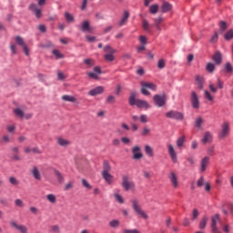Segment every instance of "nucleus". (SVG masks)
<instances>
[{
	"mask_svg": "<svg viewBox=\"0 0 233 233\" xmlns=\"http://www.w3.org/2000/svg\"><path fill=\"white\" fill-rule=\"evenodd\" d=\"M55 176L58 181V183L63 184L65 183V177H63V174L59 172V170H55Z\"/></svg>",
	"mask_w": 233,
	"mask_h": 233,
	"instance_id": "obj_28",
	"label": "nucleus"
},
{
	"mask_svg": "<svg viewBox=\"0 0 233 233\" xmlns=\"http://www.w3.org/2000/svg\"><path fill=\"white\" fill-rule=\"evenodd\" d=\"M224 39H226V41H230V39H233V29L228 30L224 35Z\"/></svg>",
	"mask_w": 233,
	"mask_h": 233,
	"instance_id": "obj_36",
	"label": "nucleus"
},
{
	"mask_svg": "<svg viewBox=\"0 0 233 233\" xmlns=\"http://www.w3.org/2000/svg\"><path fill=\"white\" fill-rule=\"evenodd\" d=\"M104 59H106V61H108V62H112L114 61L115 57H114V54H106L104 56Z\"/></svg>",
	"mask_w": 233,
	"mask_h": 233,
	"instance_id": "obj_52",
	"label": "nucleus"
},
{
	"mask_svg": "<svg viewBox=\"0 0 233 233\" xmlns=\"http://www.w3.org/2000/svg\"><path fill=\"white\" fill-rule=\"evenodd\" d=\"M208 165H210V157H204L200 161V172H205Z\"/></svg>",
	"mask_w": 233,
	"mask_h": 233,
	"instance_id": "obj_18",
	"label": "nucleus"
},
{
	"mask_svg": "<svg viewBox=\"0 0 233 233\" xmlns=\"http://www.w3.org/2000/svg\"><path fill=\"white\" fill-rule=\"evenodd\" d=\"M218 39H219V35L218 32H215L214 35L210 39V43H216L218 42Z\"/></svg>",
	"mask_w": 233,
	"mask_h": 233,
	"instance_id": "obj_62",
	"label": "nucleus"
},
{
	"mask_svg": "<svg viewBox=\"0 0 233 233\" xmlns=\"http://www.w3.org/2000/svg\"><path fill=\"white\" fill-rule=\"evenodd\" d=\"M190 103H191V106L192 108H194V110H199V96H198V93L196 91H191L190 94Z\"/></svg>",
	"mask_w": 233,
	"mask_h": 233,
	"instance_id": "obj_6",
	"label": "nucleus"
},
{
	"mask_svg": "<svg viewBox=\"0 0 233 233\" xmlns=\"http://www.w3.org/2000/svg\"><path fill=\"white\" fill-rule=\"evenodd\" d=\"M57 144L60 146V147H68L70 145V141L63 138V137H58L57 138Z\"/></svg>",
	"mask_w": 233,
	"mask_h": 233,
	"instance_id": "obj_29",
	"label": "nucleus"
},
{
	"mask_svg": "<svg viewBox=\"0 0 233 233\" xmlns=\"http://www.w3.org/2000/svg\"><path fill=\"white\" fill-rule=\"evenodd\" d=\"M31 175L33 176L34 179L36 181H41L43 179V177L41 176V171L39 170V167L34 166L31 169Z\"/></svg>",
	"mask_w": 233,
	"mask_h": 233,
	"instance_id": "obj_15",
	"label": "nucleus"
},
{
	"mask_svg": "<svg viewBox=\"0 0 233 233\" xmlns=\"http://www.w3.org/2000/svg\"><path fill=\"white\" fill-rule=\"evenodd\" d=\"M224 214H232L233 212V205L232 204H228V210L227 209H223Z\"/></svg>",
	"mask_w": 233,
	"mask_h": 233,
	"instance_id": "obj_54",
	"label": "nucleus"
},
{
	"mask_svg": "<svg viewBox=\"0 0 233 233\" xmlns=\"http://www.w3.org/2000/svg\"><path fill=\"white\" fill-rule=\"evenodd\" d=\"M15 205L16 207H20V208H23V207H25V203L23 202V200L17 198L15 200Z\"/></svg>",
	"mask_w": 233,
	"mask_h": 233,
	"instance_id": "obj_57",
	"label": "nucleus"
},
{
	"mask_svg": "<svg viewBox=\"0 0 233 233\" xmlns=\"http://www.w3.org/2000/svg\"><path fill=\"white\" fill-rule=\"evenodd\" d=\"M161 10L163 14H167V12H170V10H172V4L168 2H163L161 5Z\"/></svg>",
	"mask_w": 233,
	"mask_h": 233,
	"instance_id": "obj_23",
	"label": "nucleus"
},
{
	"mask_svg": "<svg viewBox=\"0 0 233 233\" xmlns=\"http://www.w3.org/2000/svg\"><path fill=\"white\" fill-rule=\"evenodd\" d=\"M92 27H90V22L88 20H86L82 23L81 31L82 32H89L92 33Z\"/></svg>",
	"mask_w": 233,
	"mask_h": 233,
	"instance_id": "obj_22",
	"label": "nucleus"
},
{
	"mask_svg": "<svg viewBox=\"0 0 233 233\" xmlns=\"http://www.w3.org/2000/svg\"><path fill=\"white\" fill-rule=\"evenodd\" d=\"M123 233H139L137 229H124Z\"/></svg>",
	"mask_w": 233,
	"mask_h": 233,
	"instance_id": "obj_64",
	"label": "nucleus"
},
{
	"mask_svg": "<svg viewBox=\"0 0 233 233\" xmlns=\"http://www.w3.org/2000/svg\"><path fill=\"white\" fill-rule=\"evenodd\" d=\"M50 228H51V232H53V233H60L61 232V228L57 225H53L50 227Z\"/></svg>",
	"mask_w": 233,
	"mask_h": 233,
	"instance_id": "obj_51",
	"label": "nucleus"
},
{
	"mask_svg": "<svg viewBox=\"0 0 233 233\" xmlns=\"http://www.w3.org/2000/svg\"><path fill=\"white\" fill-rule=\"evenodd\" d=\"M218 221H221L219 214H216L211 218V232L212 233H221L219 228H218Z\"/></svg>",
	"mask_w": 233,
	"mask_h": 233,
	"instance_id": "obj_8",
	"label": "nucleus"
},
{
	"mask_svg": "<svg viewBox=\"0 0 233 233\" xmlns=\"http://www.w3.org/2000/svg\"><path fill=\"white\" fill-rule=\"evenodd\" d=\"M110 170H112V167H110V164L106 160H105L103 163L102 174L110 173Z\"/></svg>",
	"mask_w": 233,
	"mask_h": 233,
	"instance_id": "obj_27",
	"label": "nucleus"
},
{
	"mask_svg": "<svg viewBox=\"0 0 233 233\" xmlns=\"http://www.w3.org/2000/svg\"><path fill=\"white\" fill-rule=\"evenodd\" d=\"M131 203L132 208L137 218H142V219H148V215L147 212H145V210H143V208H141V205H139V201H137V199H132Z\"/></svg>",
	"mask_w": 233,
	"mask_h": 233,
	"instance_id": "obj_2",
	"label": "nucleus"
},
{
	"mask_svg": "<svg viewBox=\"0 0 233 233\" xmlns=\"http://www.w3.org/2000/svg\"><path fill=\"white\" fill-rule=\"evenodd\" d=\"M163 23V17L158 16L157 18H154V25L156 26L157 30L161 31V26H159V24Z\"/></svg>",
	"mask_w": 233,
	"mask_h": 233,
	"instance_id": "obj_31",
	"label": "nucleus"
},
{
	"mask_svg": "<svg viewBox=\"0 0 233 233\" xmlns=\"http://www.w3.org/2000/svg\"><path fill=\"white\" fill-rule=\"evenodd\" d=\"M158 10H159V5H152L149 6L150 14H157Z\"/></svg>",
	"mask_w": 233,
	"mask_h": 233,
	"instance_id": "obj_40",
	"label": "nucleus"
},
{
	"mask_svg": "<svg viewBox=\"0 0 233 233\" xmlns=\"http://www.w3.org/2000/svg\"><path fill=\"white\" fill-rule=\"evenodd\" d=\"M9 182L11 183V185H15V186L19 185V180H17V178H15V177H10Z\"/></svg>",
	"mask_w": 233,
	"mask_h": 233,
	"instance_id": "obj_55",
	"label": "nucleus"
},
{
	"mask_svg": "<svg viewBox=\"0 0 233 233\" xmlns=\"http://www.w3.org/2000/svg\"><path fill=\"white\" fill-rule=\"evenodd\" d=\"M62 99H63V101H67L68 103H76V96H70V95H64L62 96Z\"/></svg>",
	"mask_w": 233,
	"mask_h": 233,
	"instance_id": "obj_26",
	"label": "nucleus"
},
{
	"mask_svg": "<svg viewBox=\"0 0 233 233\" xmlns=\"http://www.w3.org/2000/svg\"><path fill=\"white\" fill-rule=\"evenodd\" d=\"M153 101L158 108H161V106H165V105H167V95H155L153 96Z\"/></svg>",
	"mask_w": 233,
	"mask_h": 233,
	"instance_id": "obj_5",
	"label": "nucleus"
},
{
	"mask_svg": "<svg viewBox=\"0 0 233 233\" xmlns=\"http://www.w3.org/2000/svg\"><path fill=\"white\" fill-rule=\"evenodd\" d=\"M212 59L214 63H216V65H219L220 63H222L223 56H221V53L219 51H217L213 55Z\"/></svg>",
	"mask_w": 233,
	"mask_h": 233,
	"instance_id": "obj_21",
	"label": "nucleus"
},
{
	"mask_svg": "<svg viewBox=\"0 0 233 233\" xmlns=\"http://www.w3.org/2000/svg\"><path fill=\"white\" fill-rule=\"evenodd\" d=\"M85 65H86V66H88V68H92V66H94V65H96V61H94V59L92 58H86L84 60Z\"/></svg>",
	"mask_w": 233,
	"mask_h": 233,
	"instance_id": "obj_34",
	"label": "nucleus"
},
{
	"mask_svg": "<svg viewBox=\"0 0 233 233\" xmlns=\"http://www.w3.org/2000/svg\"><path fill=\"white\" fill-rule=\"evenodd\" d=\"M145 152L148 157H154V149L150 146H145Z\"/></svg>",
	"mask_w": 233,
	"mask_h": 233,
	"instance_id": "obj_30",
	"label": "nucleus"
},
{
	"mask_svg": "<svg viewBox=\"0 0 233 233\" xmlns=\"http://www.w3.org/2000/svg\"><path fill=\"white\" fill-rule=\"evenodd\" d=\"M208 221V218H207V217H204V218L201 219V221H200V223H199V228H200V230H203V229L205 228V227H207Z\"/></svg>",
	"mask_w": 233,
	"mask_h": 233,
	"instance_id": "obj_35",
	"label": "nucleus"
},
{
	"mask_svg": "<svg viewBox=\"0 0 233 233\" xmlns=\"http://www.w3.org/2000/svg\"><path fill=\"white\" fill-rule=\"evenodd\" d=\"M46 199H48L50 203H56V201H57V199L56 198V195L54 194H48L46 196Z\"/></svg>",
	"mask_w": 233,
	"mask_h": 233,
	"instance_id": "obj_50",
	"label": "nucleus"
},
{
	"mask_svg": "<svg viewBox=\"0 0 233 233\" xmlns=\"http://www.w3.org/2000/svg\"><path fill=\"white\" fill-rule=\"evenodd\" d=\"M205 177H200L199 178H198V180L197 181V187H198V188H201V187H203V185H205Z\"/></svg>",
	"mask_w": 233,
	"mask_h": 233,
	"instance_id": "obj_48",
	"label": "nucleus"
},
{
	"mask_svg": "<svg viewBox=\"0 0 233 233\" xmlns=\"http://www.w3.org/2000/svg\"><path fill=\"white\" fill-rule=\"evenodd\" d=\"M65 18H66V21H67L68 23H74V15H72L70 13L66 12Z\"/></svg>",
	"mask_w": 233,
	"mask_h": 233,
	"instance_id": "obj_42",
	"label": "nucleus"
},
{
	"mask_svg": "<svg viewBox=\"0 0 233 233\" xmlns=\"http://www.w3.org/2000/svg\"><path fill=\"white\" fill-rule=\"evenodd\" d=\"M114 198L116 199V201H117V203H120L121 205H123V203H125V198H123V197L117 193H116L114 195Z\"/></svg>",
	"mask_w": 233,
	"mask_h": 233,
	"instance_id": "obj_41",
	"label": "nucleus"
},
{
	"mask_svg": "<svg viewBox=\"0 0 233 233\" xmlns=\"http://www.w3.org/2000/svg\"><path fill=\"white\" fill-rule=\"evenodd\" d=\"M109 227L111 228H117V227H119V220L117 219H113L109 222Z\"/></svg>",
	"mask_w": 233,
	"mask_h": 233,
	"instance_id": "obj_43",
	"label": "nucleus"
},
{
	"mask_svg": "<svg viewBox=\"0 0 233 233\" xmlns=\"http://www.w3.org/2000/svg\"><path fill=\"white\" fill-rule=\"evenodd\" d=\"M15 41H16V44L19 45V46H22L23 50H24V53L26 55V56H29V53H28V46H26V44L25 43V39H23V37L21 36H15Z\"/></svg>",
	"mask_w": 233,
	"mask_h": 233,
	"instance_id": "obj_14",
	"label": "nucleus"
},
{
	"mask_svg": "<svg viewBox=\"0 0 233 233\" xmlns=\"http://www.w3.org/2000/svg\"><path fill=\"white\" fill-rule=\"evenodd\" d=\"M10 225L12 228H15V230H18L20 233H28V228L23 224H17V222L11 220Z\"/></svg>",
	"mask_w": 233,
	"mask_h": 233,
	"instance_id": "obj_12",
	"label": "nucleus"
},
{
	"mask_svg": "<svg viewBox=\"0 0 233 233\" xmlns=\"http://www.w3.org/2000/svg\"><path fill=\"white\" fill-rule=\"evenodd\" d=\"M13 112L15 116H16V117H19L20 119H23V117H25V111H23L19 107L15 108Z\"/></svg>",
	"mask_w": 233,
	"mask_h": 233,
	"instance_id": "obj_25",
	"label": "nucleus"
},
{
	"mask_svg": "<svg viewBox=\"0 0 233 233\" xmlns=\"http://www.w3.org/2000/svg\"><path fill=\"white\" fill-rule=\"evenodd\" d=\"M167 147L171 161H173V163H177V152H176V148H174L172 144H167Z\"/></svg>",
	"mask_w": 233,
	"mask_h": 233,
	"instance_id": "obj_13",
	"label": "nucleus"
},
{
	"mask_svg": "<svg viewBox=\"0 0 233 233\" xmlns=\"http://www.w3.org/2000/svg\"><path fill=\"white\" fill-rule=\"evenodd\" d=\"M71 188H74V182H67L64 187V190L66 191L71 190Z\"/></svg>",
	"mask_w": 233,
	"mask_h": 233,
	"instance_id": "obj_56",
	"label": "nucleus"
},
{
	"mask_svg": "<svg viewBox=\"0 0 233 233\" xmlns=\"http://www.w3.org/2000/svg\"><path fill=\"white\" fill-rule=\"evenodd\" d=\"M201 125H203V118L201 116H199L195 121V127L197 128H201Z\"/></svg>",
	"mask_w": 233,
	"mask_h": 233,
	"instance_id": "obj_47",
	"label": "nucleus"
},
{
	"mask_svg": "<svg viewBox=\"0 0 233 233\" xmlns=\"http://www.w3.org/2000/svg\"><path fill=\"white\" fill-rule=\"evenodd\" d=\"M214 141V136L210 131H206L204 132L202 138H201V143L202 145H208Z\"/></svg>",
	"mask_w": 233,
	"mask_h": 233,
	"instance_id": "obj_10",
	"label": "nucleus"
},
{
	"mask_svg": "<svg viewBox=\"0 0 233 233\" xmlns=\"http://www.w3.org/2000/svg\"><path fill=\"white\" fill-rule=\"evenodd\" d=\"M53 55L56 56V59H63L65 56L57 49L53 50Z\"/></svg>",
	"mask_w": 233,
	"mask_h": 233,
	"instance_id": "obj_46",
	"label": "nucleus"
},
{
	"mask_svg": "<svg viewBox=\"0 0 233 233\" xmlns=\"http://www.w3.org/2000/svg\"><path fill=\"white\" fill-rule=\"evenodd\" d=\"M10 142H11V138H10V136H8V135H4L0 138L1 145H5V144L10 143Z\"/></svg>",
	"mask_w": 233,
	"mask_h": 233,
	"instance_id": "obj_33",
	"label": "nucleus"
},
{
	"mask_svg": "<svg viewBox=\"0 0 233 233\" xmlns=\"http://www.w3.org/2000/svg\"><path fill=\"white\" fill-rule=\"evenodd\" d=\"M103 92H105V87H103L102 86H98L91 89L88 92V96H99V95L103 94Z\"/></svg>",
	"mask_w": 233,
	"mask_h": 233,
	"instance_id": "obj_16",
	"label": "nucleus"
},
{
	"mask_svg": "<svg viewBox=\"0 0 233 233\" xmlns=\"http://www.w3.org/2000/svg\"><path fill=\"white\" fill-rule=\"evenodd\" d=\"M104 52H106V54H116V49L112 48L110 46H104Z\"/></svg>",
	"mask_w": 233,
	"mask_h": 233,
	"instance_id": "obj_39",
	"label": "nucleus"
},
{
	"mask_svg": "<svg viewBox=\"0 0 233 233\" xmlns=\"http://www.w3.org/2000/svg\"><path fill=\"white\" fill-rule=\"evenodd\" d=\"M133 159H141L143 153H141V147L136 146L132 148Z\"/></svg>",
	"mask_w": 233,
	"mask_h": 233,
	"instance_id": "obj_17",
	"label": "nucleus"
},
{
	"mask_svg": "<svg viewBox=\"0 0 233 233\" xmlns=\"http://www.w3.org/2000/svg\"><path fill=\"white\" fill-rule=\"evenodd\" d=\"M185 145V136H182L177 139V147L181 148Z\"/></svg>",
	"mask_w": 233,
	"mask_h": 233,
	"instance_id": "obj_37",
	"label": "nucleus"
},
{
	"mask_svg": "<svg viewBox=\"0 0 233 233\" xmlns=\"http://www.w3.org/2000/svg\"><path fill=\"white\" fill-rule=\"evenodd\" d=\"M230 224H225L222 228L224 233H230Z\"/></svg>",
	"mask_w": 233,
	"mask_h": 233,
	"instance_id": "obj_61",
	"label": "nucleus"
},
{
	"mask_svg": "<svg viewBox=\"0 0 233 233\" xmlns=\"http://www.w3.org/2000/svg\"><path fill=\"white\" fill-rule=\"evenodd\" d=\"M87 76L90 77V79H99V76L94 72H88Z\"/></svg>",
	"mask_w": 233,
	"mask_h": 233,
	"instance_id": "obj_59",
	"label": "nucleus"
},
{
	"mask_svg": "<svg viewBox=\"0 0 233 233\" xmlns=\"http://www.w3.org/2000/svg\"><path fill=\"white\" fill-rule=\"evenodd\" d=\"M136 92H132L129 96V105L130 106H137V108H150V105L147 100L136 99Z\"/></svg>",
	"mask_w": 233,
	"mask_h": 233,
	"instance_id": "obj_1",
	"label": "nucleus"
},
{
	"mask_svg": "<svg viewBox=\"0 0 233 233\" xmlns=\"http://www.w3.org/2000/svg\"><path fill=\"white\" fill-rule=\"evenodd\" d=\"M196 83H197L198 88H199V90H202V88H203V76H196Z\"/></svg>",
	"mask_w": 233,
	"mask_h": 233,
	"instance_id": "obj_32",
	"label": "nucleus"
},
{
	"mask_svg": "<svg viewBox=\"0 0 233 233\" xmlns=\"http://www.w3.org/2000/svg\"><path fill=\"white\" fill-rule=\"evenodd\" d=\"M166 117L168 119H176L177 121H181L184 117L183 113L179 111L170 110L166 113Z\"/></svg>",
	"mask_w": 233,
	"mask_h": 233,
	"instance_id": "obj_7",
	"label": "nucleus"
},
{
	"mask_svg": "<svg viewBox=\"0 0 233 233\" xmlns=\"http://www.w3.org/2000/svg\"><path fill=\"white\" fill-rule=\"evenodd\" d=\"M128 17H130V13H128V11H125L122 16V19L119 22V26H123L125 25V24L127 23V21H128Z\"/></svg>",
	"mask_w": 233,
	"mask_h": 233,
	"instance_id": "obj_24",
	"label": "nucleus"
},
{
	"mask_svg": "<svg viewBox=\"0 0 233 233\" xmlns=\"http://www.w3.org/2000/svg\"><path fill=\"white\" fill-rule=\"evenodd\" d=\"M28 10H30V12H33L35 14V16L36 17V19H41L43 15V11L41 10V8L37 7V5L30 4L28 6Z\"/></svg>",
	"mask_w": 233,
	"mask_h": 233,
	"instance_id": "obj_11",
	"label": "nucleus"
},
{
	"mask_svg": "<svg viewBox=\"0 0 233 233\" xmlns=\"http://www.w3.org/2000/svg\"><path fill=\"white\" fill-rule=\"evenodd\" d=\"M157 67L160 68V69L165 68V60L164 59L158 60Z\"/></svg>",
	"mask_w": 233,
	"mask_h": 233,
	"instance_id": "obj_63",
	"label": "nucleus"
},
{
	"mask_svg": "<svg viewBox=\"0 0 233 233\" xmlns=\"http://www.w3.org/2000/svg\"><path fill=\"white\" fill-rule=\"evenodd\" d=\"M206 70L208 72H209V74H212V72H214V70H216V66L212 63H208V65L206 66Z\"/></svg>",
	"mask_w": 233,
	"mask_h": 233,
	"instance_id": "obj_38",
	"label": "nucleus"
},
{
	"mask_svg": "<svg viewBox=\"0 0 233 233\" xmlns=\"http://www.w3.org/2000/svg\"><path fill=\"white\" fill-rule=\"evenodd\" d=\"M122 187L126 192H128V190H134L136 188V184L130 181L128 176L125 175L122 177Z\"/></svg>",
	"mask_w": 233,
	"mask_h": 233,
	"instance_id": "obj_3",
	"label": "nucleus"
},
{
	"mask_svg": "<svg viewBox=\"0 0 233 233\" xmlns=\"http://www.w3.org/2000/svg\"><path fill=\"white\" fill-rule=\"evenodd\" d=\"M228 132H230V124H228V122H224L221 127V131L218 135L219 139H225V137L228 136Z\"/></svg>",
	"mask_w": 233,
	"mask_h": 233,
	"instance_id": "obj_9",
	"label": "nucleus"
},
{
	"mask_svg": "<svg viewBox=\"0 0 233 233\" xmlns=\"http://www.w3.org/2000/svg\"><path fill=\"white\" fill-rule=\"evenodd\" d=\"M147 88H149V90H153L154 92H156L157 86H156V85L152 82L142 83L141 93L143 94V96H150V92H148Z\"/></svg>",
	"mask_w": 233,
	"mask_h": 233,
	"instance_id": "obj_4",
	"label": "nucleus"
},
{
	"mask_svg": "<svg viewBox=\"0 0 233 233\" xmlns=\"http://www.w3.org/2000/svg\"><path fill=\"white\" fill-rule=\"evenodd\" d=\"M102 177L108 185H112L114 182V176H112L110 173H102Z\"/></svg>",
	"mask_w": 233,
	"mask_h": 233,
	"instance_id": "obj_20",
	"label": "nucleus"
},
{
	"mask_svg": "<svg viewBox=\"0 0 233 233\" xmlns=\"http://www.w3.org/2000/svg\"><path fill=\"white\" fill-rule=\"evenodd\" d=\"M219 28H220V32H225V30H227V28H228V25H227V22H225V21H220Z\"/></svg>",
	"mask_w": 233,
	"mask_h": 233,
	"instance_id": "obj_45",
	"label": "nucleus"
},
{
	"mask_svg": "<svg viewBox=\"0 0 233 233\" xmlns=\"http://www.w3.org/2000/svg\"><path fill=\"white\" fill-rule=\"evenodd\" d=\"M207 154H208V156H214V154H215V147H214V146H211V147H209L208 148Z\"/></svg>",
	"mask_w": 233,
	"mask_h": 233,
	"instance_id": "obj_58",
	"label": "nucleus"
},
{
	"mask_svg": "<svg viewBox=\"0 0 233 233\" xmlns=\"http://www.w3.org/2000/svg\"><path fill=\"white\" fill-rule=\"evenodd\" d=\"M204 96H205V98L208 100V101H214V96H212V94H210V92L208 91H205L204 92Z\"/></svg>",
	"mask_w": 233,
	"mask_h": 233,
	"instance_id": "obj_49",
	"label": "nucleus"
},
{
	"mask_svg": "<svg viewBox=\"0 0 233 233\" xmlns=\"http://www.w3.org/2000/svg\"><path fill=\"white\" fill-rule=\"evenodd\" d=\"M142 27L146 32H150V24H148V21L143 20Z\"/></svg>",
	"mask_w": 233,
	"mask_h": 233,
	"instance_id": "obj_44",
	"label": "nucleus"
},
{
	"mask_svg": "<svg viewBox=\"0 0 233 233\" xmlns=\"http://www.w3.org/2000/svg\"><path fill=\"white\" fill-rule=\"evenodd\" d=\"M169 179L171 181V185L173 187V188H177L178 187V182H177V175H176V173L174 171H171L169 173Z\"/></svg>",
	"mask_w": 233,
	"mask_h": 233,
	"instance_id": "obj_19",
	"label": "nucleus"
},
{
	"mask_svg": "<svg viewBox=\"0 0 233 233\" xmlns=\"http://www.w3.org/2000/svg\"><path fill=\"white\" fill-rule=\"evenodd\" d=\"M6 130L9 134H12L13 132H15V126L14 125H8L6 127Z\"/></svg>",
	"mask_w": 233,
	"mask_h": 233,
	"instance_id": "obj_60",
	"label": "nucleus"
},
{
	"mask_svg": "<svg viewBox=\"0 0 233 233\" xmlns=\"http://www.w3.org/2000/svg\"><path fill=\"white\" fill-rule=\"evenodd\" d=\"M232 65L230 63H227L226 66H225V71L228 73V74H232Z\"/></svg>",
	"mask_w": 233,
	"mask_h": 233,
	"instance_id": "obj_53",
	"label": "nucleus"
}]
</instances>
